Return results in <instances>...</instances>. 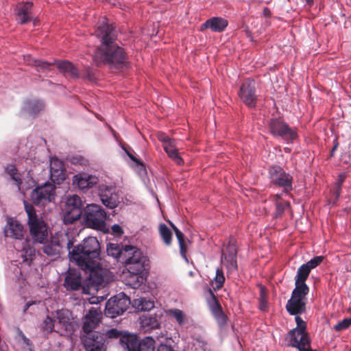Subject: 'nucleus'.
<instances>
[{"label": "nucleus", "mask_w": 351, "mask_h": 351, "mask_svg": "<svg viewBox=\"0 0 351 351\" xmlns=\"http://www.w3.org/2000/svg\"><path fill=\"white\" fill-rule=\"evenodd\" d=\"M95 35L101 42L95 49L93 60L97 66H108L113 69H122L128 64V56L125 50L116 43L114 27L108 24L106 19L98 25Z\"/></svg>", "instance_id": "f257e3e1"}, {"label": "nucleus", "mask_w": 351, "mask_h": 351, "mask_svg": "<svg viewBox=\"0 0 351 351\" xmlns=\"http://www.w3.org/2000/svg\"><path fill=\"white\" fill-rule=\"evenodd\" d=\"M73 246L72 241L67 243L71 260L76 263L80 269L95 267L100 261V244L96 237H89L84 239L81 243Z\"/></svg>", "instance_id": "f03ea898"}, {"label": "nucleus", "mask_w": 351, "mask_h": 351, "mask_svg": "<svg viewBox=\"0 0 351 351\" xmlns=\"http://www.w3.org/2000/svg\"><path fill=\"white\" fill-rule=\"evenodd\" d=\"M25 210L27 214V224L30 234L34 242L44 243L47 240V226L41 217L36 215L34 207L24 202Z\"/></svg>", "instance_id": "7ed1b4c3"}, {"label": "nucleus", "mask_w": 351, "mask_h": 351, "mask_svg": "<svg viewBox=\"0 0 351 351\" xmlns=\"http://www.w3.org/2000/svg\"><path fill=\"white\" fill-rule=\"evenodd\" d=\"M125 257L122 264H124L130 273L142 274L149 270V260L144 256L138 248L128 246V251L124 252Z\"/></svg>", "instance_id": "20e7f679"}, {"label": "nucleus", "mask_w": 351, "mask_h": 351, "mask_svg": "<svg viewBox=\"0 0 351 351\" xmlns=\"http://www.w3.org/2000/svg\"><path fill=\"white\" fill-rule=\"evenodd\" d=\"M121 342L126 351H154L156 341L151 337L139 339L136 335H127L121 338Z\"/></svg>", "instance_id": "39448f33"}, {"label": "nucleus", "mask_w": 351, "mask_h": 351, "mask_svg": "<svg viewBox=\"0 0 351 351\" xmlns=\"http://www.w3.org/2000/svg\"><path fill=\"white\" fill-rule=\"evenodd\" d=\"M106 213L96 204L87 205L84 208V221L87 227L103 230L106 226Z\"/></svg>", "instance_id": "423d86ee"}, {"label": "nucleus", "mask_w": 351, "mask_h": 351, "mask_svg": "<svg viewBox=\"0 0 351 351\" xmlns=\"http://www.w3.org/2000/svg\"><path fill=\"white\" fill-rule=\"evenodd\" d=\"M83 209L82 201L78 195H73L67 197L63 215L64 224H71L80 219L82 215Z\"/></svg>", "instance_id": "0eeeda50"}, {"label": "nucleus", "mask_w": 351, "mask_h": 351, "mask_svg": "<svg viewBox=\"0 0 351 351\" xmlns=\"http://www.w3.org/2000/svg\"><path fill=\"white\" fill-rule=\"evenodd\" d=\"M131 304L130 298L120 293L108 300L106 304L105 314L112 318L122 315Z\"/></svg>", "instance_id": "6e6552de"}, {"label": "nucleus", "mask_w": 351, "mask_h": 351, "mask_svg": "<svg viewBox=\"0 0 351 351\" xmlns=\"http://www.w3.org/2000/svg\"><path fill=\"white\" fill-rule=\"evenodd\" d=\"M82 342L86 351H106L108 343L104 334L98 331L83 335Z\"/></svg>", "instance_id": "1a4fd4ad"}, {"label": "nucleus", "mask_w": 351, "mask_h": 351, "mask_svg": "<svg viewBox=\"0 0 351 351\" xmlns=\"http://www.w3.org/2000/svg\"><path fill=\"white\" fill-rule=\"evenodd\" d=\"M55 196V186L50 183L37 186L31 193L32 202L36 206H44L52 201Z\"/></svg>", "instance_id": "9d476101"}, {"label": "nucleus", "mask_w": 351, "mask_h": 351, "mask_svg": "<svg viewBox=\"0 0 351 351\" xmlns=\"http://www.w3.org/2000/svg\"><path fill=\"white\" fill-rule=\"evenodd\" d=\"M269 128L273 135L279 136L286 141H293L297 138L295 131L280 119H271Z\"/></svg>", "instance_id": "9b49d317"}, {"label": "nucleus", "mask_w": 351, "mask_h": 351, "mask_svg": "<svg viewBox=\"0 0 351 351\" xmlns=\"http://www.w3.org/2000/svg\"><path fill=\"white\" fill-rule=\"evenodd\" d=\"M271 181L278 186L285 188L286 191L292 189V178L286 173L285 171L278 166H274L269 169Z\"/></svg>", "instance_id": "f8f14e48"}, {"label": "nucleus", "mask_w": 351, "mask_h": 351, "mask_svg": "<svg viewBox=\"0 0 351 351\" xmlns=\"http://www.w3.org/2000/svg\"><path fill=\"white\" fill-rule=\"evenodd\" d=\"M239 95L247 106L254 107L256 101L255 82L251 79L245 80L241 86Z\"/></svg>", "instance_id": "ddd939ff"}, {"label": "nucleus", "mask_w": 351, "mask_h": 351, "mask_svg": "<svg viewBox=\"0 0 351 351\" xmlns=\"http://www.w3.org/2000/svg\"><path fill=\"white\" fill-rule=\"evenodd\" d=\"M206 301L218 324L223 326L226 323L227 317L223 312L221 305L210 289H208L206 293Z\"/></svg>", "instance_id": "4468645a"}, {"label": "nucleus", "mask_w": 351, "mask_h": 351, "mask_svg": "<svg viewBox=\"0 0 351 351\" xmlns=\"http://www.w3.org/2000/svg\"><path fill=\"white\" fill-rule=\"evenodd\" d=\"M33 3L22 1L19 3L14 9L16 21L20 24H26L33 19L32 16Z\"/></svg>", "instance_id": "2eb2a0df"}, {"label": "nucleus", "mask_w": 351, "mask_h": 351, "mask_svg": "<svg viewBox=\"0 0 351 351\" xmlns=\"http://www.w3.org/2000/svg\"><path fill=\"white\" fill-rule=\"evenodd\" d=\"M63 286L68 291L80 290L83 287L81 273L75 269H70L66 274Z\"/></svg>", "instance_id": "dca6fc26"}, {"label": "nucleus", "mask_w": 351, "mask_h": 351, "mask_svg": "<svg viewBox=\"0 0 351 351\" xmlns=\"http://www.w3.org/2000/svg\"><path fill=\"white\" fill-rule=\"evenodd\" d=\"M54 317L61 326V329L66 334H72L75 330V326L71 321V312L66 309H60L56 311Z\"/></svg>", "instance_id": "f3484780"}, {"label": "nucleus", "mask_w": 351, "mask_h": 351, "mask_svg": "<svg viewBox=\"0 0 351 351\" xmlns=\"http://www.w3.org/2000/svg\"><path fill=\"white\" fill-rule=\"evenodd\" d=\"M23 226L12 218H8L4 230L5 236L14 239H23L24 237Z\"/></svg>", "instance_id": "a211bd4d"}, {"label": "nucleus", "mask_w": 351, "mask_h": 351, "mask_svg": "<svg viewBox=\"0 0 351 351\" xmlns=\"http://www.w3.org/2000/svg\"><path fill=\"white\" fill-rule=\"evenodd\" d=\"M97 182L96 176L88 173H79L73 178V184L82 191L93 187Z\"/></svg>", "instance_id": "6ab92c4d"}, {"label": "nucleus", "mask_w": 351, "mask_h": 351, "mask_svg": "<svg viewBox=\"0 0 351 351\" xmlns=\"http://www.w3.org/2000/svg\"><path fill=\"white\" fill-rule=\"evenodd\" d=\"M51 179L58 184L65 180V169L63 162L57 158H51L50 161Z\"/></svg>", "instance_id": "aec40b11"}, {"label": "nucleus", "mask_w": 351, "mask_h": 351, "mask_svg": "<svg viewBox=\"0 0 351 351\" xmlns=\"http://www.w3.org/2000/svg\"><path fill=\"white\" fill-rule=\"evenodd\" d=\"M141 328L145 332H151L160 326V319L156 314L144 313L140 317Z\"/></svg>", "instance_id": "412c9836"}, {"label": "nucleus", "mask_w": 351, "mask_h": 351, "mask_svg": "<svg viewBox=\"0 0 351 351\" xmlns=\"http://www.w3.org/2000/svg\"><path fill=\"white\" fill-rule=\"evenodd\" d=\"M288 338L289 339L290 344L298 349L308 346L310 343L306 330L293 329L289 332Z\"/></svg>", "instance_id": "4be33fe9"}, {"label": "nucleus", "mask_w": 351, "mask_h": 351, "mask_svg": "<svg viewBox=\"0 0 351 351\" xmlns=\"http://www.w3.org/2000/svg\"><path fill=\"white\" fill-rule=\"evenodd\" d=\"M99 195L101 201L107 208H114L119 203V195L114 188L106 187L104 190H101Z\"/></svg>", "instance_id": "5701e85b"}, {"label": "nucleus", "mask_w": 351, "mask_h": 351, "mask_svg": "<svg viewBox=\"0 0 351 351\" xmlns=\"http://www.w3.org/2000/svg\"><path fill=\"white\" fill-rule=\"evenodd\" d=\"M237 250L233 245L227 246L226 251L223 252L221 261L229 271H234L237 269Z\"/></svg>", "instance_id": "b1692460"}, {"label": "nucleus", "mask_w": 351, "mask_h": 351, "mask_svg": "<svg viewBox=\"0 0 351 351\" xmlns=\"http://www.w3.org/2000/svg\"><path fill=\"white\" fill-rule=\"evenodd\" d=\"M86 272L89 273V282L93 286L99 287L102 285L104 280V276L103 275V271L100 266V261L98 262V265H95V267H88L86 269H82Z\"/></svg>", "instance_id": "393cba45"}, {"label": "nucleus", "mask_w": 351, "mask_h": 351, "mask_svg": "<svg viewBox=\"0 0 351 351\" xmlns=\"http://www.w3.org/2000/svg\"><path fill=\"white\" fill-rule=\"evenodd\" d=\"M307 277L297 273L295 280V287L292 293V296L305 299L309 289L305 283Z\"/></svg>", "instance_id": "a878e982"}, {"label": "nucleus", "mask_w": 351, "mask_h": 351, "mask_svg": "<svg viewBox=\"0 0 351 351\" xmlns=\"http://www.w3.org/2000/svg\"><path fill=\"white\" fill-rule=\"evenodd\" d=\"M305 299L291 296L288 301L286 308L291 315L301 314L305 311Z\"/></svg>", "instance_id": "bb28decb"}, {"label": "nucleus", "mask_w": 351, "mask_h": 351, "mask_svg": "<svg viewBox=\"0 0 351 351\" xmlns=\"http://www.w3.org/2000/svg\"><path fill=\"white\" fill-rule=\"evenodd\" d=\"M228 25V21L222 18L213 17L207 20L201 26V30L210 29L213 32H222Z\"/></svg>", "instance_id": "cd10ccee"}, {"label": "nucleus", "mask_w": 351, "mask_h": 351, "mask_svg": "<svg viewBox=\"0 0 351 351\" xmlns=\"http://www.w3.org/2000/svg\"><path fill=\"white\" fill-rule=\"evenodd\" d=\"M128 245H120L117 243H109L107 245V253L108 256H112L117 261L122 263L124 256L123 254L125 251H128Z\"/></svg>", "instance_id": "c85d7f7f"}, {"label": "nucleus", "mask_w": 351, "mask_h": 351, "mask_svg": "<svg viewBox=\"0 0 351 351\" xmlns=\"http://www.w3.org/2000/svg\"><path fill=\"white\" fill-rule=\"evenodd\" d=\"M60 71L64 75L69 76L73 79H77L80 77L78 69L69 61L64 60L57 63Z\"/></svg>", "instance_id": "c756f323"}, {"label": "nucleus", "mask_w": 351, "mask_h": 351, "mask_svg": "<svg viewBox=\"0 0 351 351\" xmlns=\"http://www.w3.org/2000/svg\"><path fill=\"white\" fill-rule=\"evenodd\" d=\"M43 101L36 99H28L24 102L23 110L30 114L36 115L44 109Z\"/></svg>", "instance_id": "7c9ffc66"}, {"label": "nucleus", "mask_w": 351, "mask_h": 351, "mask_svg": "<svg viewBox=\"0 0 351 351\" xmlns=\"http://www.w3.org/2000/svg\"><path fill=\"white\" fill-rule=\"evenodd\" d=\"M125 275V284L133 289H136L143 282L147 272L142 274L130 273L128 271L123 273Z\"/></svg>", "instance_id": "2f4dec72"}, {"label": "nucleus", "mask_w": 351, "mask_h": 351, "mask_svg": "<svg viewBox=\"0 0 351 351\" xmlns=\"http://www.w3.org/2000/svg\"><path fill=\"white\" fill-rule=\"evenodd\" d=\"M45 241L42 247L43 252L48 256H55L60 254L61 245L58 238H52L49 242Z\"/></svg>", "instance_id": "473e14b6"}, {"label": "nucleus", "mask_w": 351, "mask_h": 351, "mask_svg": "<svg viewBox=\"0 0 351 351\" xmlns=\"http://www.w3.org/2000/svg\"><path fill=\"white\" fill-rule=\"evenodd\" d=\"M323 258V256H321L314 257L306 264L301 265L298 268L297 273L308 278L311 269L317 267L322 262Z\"/></svg>", "instance_id": "72a5a7b5"}, {"label": "nucleus", "mask_w": 351, "mask_h": 351, "mask_svg": "<svg viewBox=\"0 0 351 351\" xmlns=\"http://www.w3.org/2000/svg\"><path fill=\"white\" fill-rule=\"evenodd\" d=\"M163 147L169 157L171 158L177 165H180L183 162V160L180 156L178 149L176 147L174 140L167 144L163 145Z\"/></svg>", "instance_id": "f704fd0d"}, {"label": "nucleus", "mask_w": 351, "mask_h": 351, "mask_svg": "<svg viewBox=\"0 0 351 351\" xmlns=\"http://www.w3.org/2000/svg\"><path fill=\"white\" fill-rule=\"evenodd\" d=\"M132 306L138 311H149L154 307V303L151 300L141 298L134 300L132 302Z\"/></svg>", "instance_id": "c9c22d12"}, {"label": "nucleus", "mask_w": 351, "mask_h": 351, "mask_svg": "<svg viewBox=\"0 0 351 351\" xmlns=\"http://www.w3.org/2000/svg\"><path fill=\"white\" fill-rule=\"evenodd\" d=\"M225 282V276L221 269H217L215 276L211 281L213 289L216 291L220 289Z\"/></svg>", "instance_id": "e433bc0d"}, {"label": "nucleus", "mask_w": 351, "mask_h": 351, "mask_svg": "<svg viewBox=\"0 0 351 351\" xmlns=\"http://www.w3.org/2000/svg\"><path fill=\"white\" fill-rule=\"evenodd\" d=\"M16 332L19 341L22 343L23 349H26L28 351H34V347L32 341L25 335L20 328H17Z\"/></svg>", "instance_id": "4c0bfd02"}, {"label": "nucleus", "mask_w": 351, "mask_h": 351, "mask_svg": "<svg viewBox=\"0 0 351 351\" xmlns=\"http://www.w3.org/2000/svg\"><path fill=\"white\" fill-rule=\"evenodd\" d=\"M5 172L10 176L11 178L16 182L17 185L19 186L22 184L21 175L18 173L15 165L12 164L8 165L5 167Z\"/></svg>", "instance_id": "58836bf2"}, {"label": "nucleus", "mask_w": 351, "mask_h": 351, "mask_svg": "<svg viewBox=\"0 0 351 351\" xmlns=\"http://www.w3.org/2000/svg\"><path fill=\"white\" fill-rule=\"evenodd\" d=\"M175 234L179 242L180 254L186 261H187L186 245L184 241V235L179 229L176 230Z\"/></svg>", "instance_id": "ea45409f"}, {"label": "nucleus", "mask_w": 351, "mask_h": 351, "mask_svg": "<svg viewBox=\"0 0 351 351\" xmlns=\"http://www.w3.org/2000/svg\"><path fill=\"white\" fill-rule=\"evenodd\" d=\"M160 234L164 243L167 246H169L171 243L172 232L165 224L160 226Z\"/></svg>", "instance_id": "a19ab883"}, {"label": "nucleus", "mask_w": 351, "mask_h": 351, "mask_svg": "<svg viewBox=\"0 0 351 351\" xmlns=\"http://www.w3.org/2000/svg\"><path fill=\"white\" fill-rule=\"evenodd\" d=\"M42 329L47 334L54 330V320L52 317L47 315L42 323Z\"/></svg>", "instance_id": "79ce46f5"}, {"label": "nucleus", "mask_w": 351, "mask_h": 351, "mask_svg": "<svg viewBox=\"0 0 351 351\" xmlns=\"http://www.w3.org/2000/svg\"><path fill=\"white\" fill-rule=\"evenodd\" d=\"M169 313L176 319L180 325H182L184 324V314L181 310L171 309Z\"/></svg>", "instance_id": "37998d69"}, {"label": "nucleus", "mask_w": 351, "mask_h": 351, "mask_svg": "<svg viewBox=\"0 0 351 351\" xmlns=\"http://www.w3.org/2000/svg\"><path fill=\"white\" fill-rule=\"evenodd\" d=\"M85 319H88L93 323H99V313L97 311L93 308L89 310L88 313L86 314Z\"/></svg>", "instance_id": "c03bdc74"}, {"label": "nucleus", "mask_w": 351, "mask_h": 351, "mask_svg": "<svg viewBox=\"0 0 351 351\" xmlns=\"http://www.w3.org/2000/svg\"><path fill=\"white\" fill-rule=\"evenodd\" d=\"M85 322H84L82 329L84 332V335H86L88 332H93V330L97 326V323L92 322L88 319H85Z\"/></svg>", "instance_id": "a18cd8bd"}, {"label": "nucleus", "mask_w": 351, "mask_h": 351, "mask_svg": "<svg viewBox=\"0 0 351 351\" xmlns=\"http://www.w3.org/2000/svg\"><path fill=\"white\" fill-rule=\"evenodd\" d=\"M351 325V318H346L334 326L336 331H341L348 328Z\"/></svg>", "instance_id": "49530a36"}, {"label": "nucleus", "mask_w": 351, "mask_h": 351, "mask_svg": "<svg viewBox=\"0 0 351 351\" xmlns=\"http://www.w3.org/2000/svg\"><path fill=\"white\" fill-rule=\"evenodd\" d=\"M34 63L36 66L40 68L43 71L50 70L51 66L53 65V64L51 63L43 61L40 60H35Z\"/></svg>", "instance_id": "de8ad7c7"}, {"label": "nucleus", "mask_w": 351, "mask_h": 351, "mask_svg": "<svg viewBox=\"0 0 351 351\" xmlns=\"http://www.w3.org/2000/svg\"><path fill=\"white\" fill-rule=\"evenodd\" d=\"M289 206V204L287 202H277L276 203V215H280L286 208Z\"/></svg>", "instance_id": "09e8293b"}, {"label": "nucleus", "mask_w": 351, "mask_h": 351, "mask_svg": "<svg viewBox=\"0 0 351 351\" xmlns=\"http://www.w3.org/2000/svg\"><path fill=\"white\" fill-rule=\"evenodd\" d=\"M267 308V302L265 300V291L263 287H261V295H260V308L262 311H265Z\"/></svg>", "instance_id": "8fccbe9b"}, {"label": "nucleus", "mask_w": 351, "mask_h": 351, "mask_svg": "<svg viewBox=\"0 0 351 351\" xmlns=\"http://www.w3.org/2000/svg\"><path fill=\"white\" fill-rule=\"evenodd\" d=\"M157 138L158 141L163 143V145L167 144L168 143H170L173 140L171 139L167 135H166V134L162 132H158Z\"/></svg>", "instance_id": "3c124183"}, {"label": "nucleus", "mask_w": 351, "mask_h": 351, "mask_svg": "<svg viewBox=\"0 0 351 351\" xmlns=\"http://www.w3.org/2000/svg\"><path fill=\"white\" fill-rule=\"evenodd\" d=\"M106 338H110V339H116L118 338L120 335L119 332L117 329H110L106 332V334H104Z\"/></svg>", "instance_id": "603ef678"}, {"label": "nucleus", "mask_w": 351, "mask_h": 351, "mask_svg": "<svg viewBox=\"0 0 351 351\" xmlns=\"http://www.w3.org/2000/svg\"><path fill=\"white\" fill-rule=\"evenodd\" d=\"M346 178V175L344 173H340L338 176V180H337V182L336 183V185H337V195L339 194L341 186L343 182H344Z\"/></svg>", "instance_id": "864d4df0"}, {"label": "nucleus", "mask_w": 351, "mask_h": 351, "mask_svg": "<svg viewBox=\"0 0 351 351\" xmlns=\"http://www.w3.org/2000/svg\"><path fill=\"white\" fill-rule=\"evenodd\" d=\"M295 322L297 324V327L295 329L306 330V323L302 320V319L299 316H295Z\"/></svg>", "instance_id": "5fc2aeb1"}, {"label": "nucleus", "mask_w": 351, "mask_h": 351, "mask_svg": "<svg viewBox=\"0 0 351 351\" xmlns=\"http://www.w3.org/2000/svg\"><path fill=\"white\" fill-rule=\"evenodd\" d=\"M156 351H175L171 346L160 343L156 348Z\"/></svg>", "instance_id": "6e6d98bb"}, {"label": "nucleus", "mask_w": 351, "mask_h": 351, "mask_svg": "<svg viewBox=\"0 0 351 351\" xmlns=\"http://www.w3.org/2000/svg\"><path fill=\"white\" fill-rule=\"evenodd\" d=\"M84 78L87 79L89 81H93L95 79V75L93 72V71L88 68L86 70V73L83 76Z\"/></svg>", "instance_id": "4d7b16f0"}, {"label": "nucleus", "mask_w": 351, "mask_h": 351, "mask_svg": "<svg viewBox=\"0 0 351 351\" xmlns=\"http://www.w3.org/2000/svg\"><path fill=\"white\" fill-rule=\"evenodd\" d=\"M112 231L116 235H121L123 233V229L118 224H114L112 226Z\"/></svg>", "instance_id": "13d9d810"}, {"label": "nucleus", "mask_w": 351, "mask_h": 351, "mask_svg": "<svg viewBox=\"0 0 351 351\" xmlns=\"http://www.w3.org/2000/svg\"><path fill=\"white\" fill-rule=\"evenodd\" d=\"M127 155L137 165H138V166H144L143 162L142 161H141L140 160H138L136 157H135L131 152H127Z\"/></svg>", "instance_id": "bf43d9fd"}, {"label": "nucleus", "mask_w": 351, "mask_h": 351, "mask_svg": "<svg viewBox=\"0 0 351 351\" xmlns=\"http://www.w3.org/2000/svg\"><path fill=\"white\" fill-rule=\"evenodd\" d=\"M199 347L203 348L204 351H210V346L208 344V342L205 340H200L199 339Z\"/></svg>", "instance_id": "052dcab7"}, {"label": "nucleus", "mask_w": 351, "mask_h": 351, "mask_svg": "<svg viewBox=\"0 0 351 351\" xmlns=\"http://www.w3.org/2000/svg\"><path fill=\"white\" fill-rule=\"evenodd\" d=\"M0 351H8L7 345L4 342H2L1 340H0Z\"/></svg>", "instance_id": "680f3d73"}, {"label": "nucleus", "mask_w": 351, "mask_h": 351, "mask_svg": "<svg viewBox=\"0 0 351 351\" xmlns=\"http://www.w3.org/2000/svg\"><path fill=\"white\" fill-rule=\"evenodd\" d=\"M263 14L266 17H269L271 14L270 10L267 8H265L263 10Z\"/></svg>", "instance_id": "e2e57ef3"}, {"label": "nucleus", "mask_w": 351, "mask_h": 351, "mask_svg": "<svg viewBox=\"0 0 351 351\" xmlns=\"http://www.w3.org/2000/svg\"><path fill=\"white\" fill-rule=\"evenodd\" d=\"M121 147L124 150V152H125L126 154H127V152H130L131 148L128 145H125L124 143L121 144Z\"/></svg>", "instance_id": "0e129e2a"}, {"label": "nucleus", "mask_w": 351, "mask_h": 351, "mask_svg": "<svg viewBox=\"0 0 351 351\" xmlns=\"http://www.w3.org/2000/svg\"><path fill=\"white\" fill-rule=\"evenodd\" d=\"M34 304V302H29L26 303V304L24 306L23 311L26 312L27 310L29 308V306H32Z\"/></svg>", "instance_id": "69168bd1"}, {"label": "nucleus", "mask_w": 351, "mask_h": 351, "mask_svg": "<svg viewBox=\"0 0 351 351\" xmlns=\"http://www.w3.org/2000/svg\"><path fill=\"white\" fill-rule=\"evenodd\" d=\"M170 225H171V228H173V230H174V232H176V229H178L173 223H170Z\"/></svg>", "instance_id": "338daca9"}, {"label": "nucleus", "mask_w": 351, "mask_h": 351, "mask_svg": "<svg viewBox=\"0 0 351 351\" xmlns=\"http://www.w3.org/2000/svg\"><path fill=\"white\" fill-rule=\"evenodd\" d=\"M170 225H171V228H173V230H174V232H176V229H178L173 223H170Z\"/></svg>", "instance_id": "774afa93"}]
</instances>
